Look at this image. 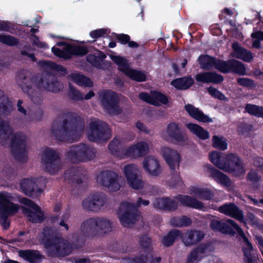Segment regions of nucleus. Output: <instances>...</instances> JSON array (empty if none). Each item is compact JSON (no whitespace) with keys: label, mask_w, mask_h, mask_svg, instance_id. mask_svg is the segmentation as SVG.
Returning a JSON list of instances; mask_svg holds the SVG:
<instances>
[{"label":"nucleus","mask_w":263,"mask_h":263,"mask_svg":"<svg viewBox=\"0 0 263 263\" xmlns=\"http://www.w3.org/2000/svg\"><path fill=\"white\" fill-rule=\"evenodd\" d=\"M247 180L252 182H257L260 180V177L258 176V173L254 170H251L247 175Z\"/></svg>","instance_id":"4d7b16f0"},{"label":"nucleus","mask_w":263,"mask_h":263,"mask_svg":"<svg viewBox=\"0 0 263 263\" xmlns=\"http://www.w3.org/2000/svg\"><path fill=\"white\" fill-rule=\"evenodd\" d=\"M193 208L201 210L203 211H207L208 208L204 206L203 203L192 197L186 195H178L173 199H170L167 197L157 198L153 202L155 208L170 210H173L177 208V203Z\"/></svg>","instance_id":"f03ea898"},{"label":"nucleus","mask_w":263,"mask_h":263,"mask_svg":"<svg viewBox=\"0 0 263 263\" xmlns=\"http://www.w3.org/2000/svg\"><path fill=\"white\" fill-rule=\"evenodd\" d=\"M39 179L37 178H26L21 183V188L23 192L27 195H31L32 193L37 189Z\"/></svg>","instance_id":"f704fd0d"},{"label":"nucleus","mask_w":263,"mask_h":263,"mask_svg":"<svg viewBox=\"0 0 263 263\" xmlns=\"http://www.w3.org/2000/svg\"><path fill=\"white\" fill-rule=\"evenodd\" d=\"M122 172L129 187L136 190L144 188L145 182L137 165L134 164H126L123 167Z\"/></svg>","instance_id":"6e6552de"},{"label":"nucleus","mask_w":263,"mask_h":263,"mask_svg":"<svg viewBox=\"0 0 263 263\" xmlns=\"http://www.w3.org/2000/svg\"><path fill=\"white\" fill-rule=\"evenodd\" d=\"M234 227V230L236 231L235 233H237L243 239L244 243L243 246V252L245 255V261L246 263H254V260L251 257V251L253 250V246L250 243L245 233L241 229V228L236 223H233Z\"/></svg>","instance_id":"4be33fe9"},{"label":"nucleus","mask_w":263,"mask_h":263,"mask_svg":"<svg viewBox=\"0 0 263 263\" xmlns=\"http://www.w3.org/2000/svg\"><path fill=\"white\" fill-rule=\"evenodd\" d=\"M171 84L177 89H185L193 84V80L191 77H184L176 79Z\"/></svg>","instance_id":"a19ab883"},{"label":"nucleus","mask_w":263,"mask_h":263,"mask_svg":"<svg viewBox=\"0 0 263 263\" xmlns=\"http://www.w3.org/2000/svg\"><path fill=\"white\" fill-rule=\"evenodd\" d=\"M31 40H32V41L33 43V45L36 46L38 48H48V46L45 42H41L39 40V38L35 35L32 36L31 37Z\"/></svg>","instance_id":"052dcab7"},{"label":"nucleus","mask_w":263,"mask_h":263,"mask_svg":"<svg viewBox=\"0 0 263 263\" xmlns=\"http://www.w3.org/2000/svg\"><path fill=\"white\" fill-rule=\"evenodd\" d=\"M109 150L111 154L120 158L126 157L125 153L127 148H123L122 144L120 140L115 138L108 146Z\"/></svg>","instance_id":"72a5a7b5"},{"label":"nucleus","mask_w":263,"mask_h":263,"mask_svg":"<svg viewBox=\"0 0 263 263\" xmlns=\"http://www.w3.org/2000/svg\"><path fill=\"white\" fill-rule=\"evenodd\" d=\"M41 163L46 171L50 174H56L62 167L58 153L50 148H46L41 155Z\"/></svg>","instance_id":"1a4fd4ad"},{"label":"nucleus","mask_w":263,"mask_h":263,"mask_svg":"<svg viewBox=\"0 0 263 263\" xmlns=\"http://www.w3.org/2000/svg\"><path fill=\"white\" fill-rule=\"evenodd\" d=\"M87 61L90 62L92 65L97 66L98 57L95 55L89 54L87 57Z\"/></svg>","instance_id":"774afa93"},{"label":"nucleus","mask_w":263,"mask_h":263,"mask_svg":"<svg viewBox=\"0 0 263 263\" xmlns=\"http://www.w3.org/2000/svg\"><path fill=\"white\" fill-rule=\"evenodd\" d=\"M21 202L28 206V209H23V213L26 215L29 221L40 222L43 220V214L37 205L27 198L22 199Z\"/></svg>","instance_id":"dca6fc26"},{"label":"nucleus","mask_w":263,"mask_h":263,"mask_svg":"<svg viewBox=\"0 0 263 263\" xmlns=\"http://www.w3.org/2000/svg\"><path fill=\"white\" fill-rule=\"evenodd\" d=\"M232 47L234 50L232 53L233 57L247 62H249L253 59V57L252 53L240 47L238 43H234Z\"/></svg>","instance_id":"7c9ffc66"},{"label":"nucleus","mask_w":263,"mask_h":263,"mask_svg":"<svg viewBox=\"0 0 263 263\" xmlns=\"http://www.w3.org/2000/svg\"><path fill=\"white\" fill-rule=\"evenodd\" d=\"M117 97L114 92L107 91L102 95V104L109 114L116 115L120 114L121 109L117 103Z\"/></svg>","instance_id":"2eb2a0df"},{"label":"nucleus","mask_w":263,"mask_h":263,"mask_svg":"<svg viewBox=\"0 0 263 263\" xmlns=\"http://www.w3.org/2000/svg\"><path fill=\"white\" fill-rule=\"evenodd\" d=\"M186 126L191 133L201 140H206L210 137L209 132L197 124L188 123Z\"/></svg>","instance_id":"e433bc0d"},{"label":"nucleus","mask_w":263,"mask_h":263,"mask_svg":"<svg viewBox=\"0 0 263 263\" xmlns=\"http://www.w3.org/2000/svg\"><path fill=\"white\" fill-rule=\"evenodd\" d=\"M109 57L118 66L119 69L123 72L126 76L137 81H145V75L141 71L130 68L126 60L124 58L112 54H110Z\"/></svg>","instance_id":"9b49d317"},{"label":"nucleus","mask_w":263,"mask_h":263,"mask_svg":"<svg viewBox=\"0 0 263 263\" xmlns=\"http://www.w3.org/2000/svg\"><path fill=\"white\" fill-rule=\"evenodd\" d=\"M97 182L111 192H117L122 187L121 177L116 172L109 170L101 172L97 177Z\"/></svg>","instance_id":"0eeeda50"},{"label":"nucleus","mask_w":263,"mask_h":263,"mask_svg":"<svg viewBox=\"0 0 263 263\" xmlns=\"http://www.w3.org/2000/svg\"><path fill=\"white\" fill-rule=\"evenodd\" d=\"M180 237H181V233L179 231L175 230L171 231L167 236L163 237L162 243L166 247L171 246L174 241Z\"/></svg>","instance_id":"c03bdc74"},{"label":"nucleus","mask_w":263,"mask_h":263,"mask_svg":"<svg viewBox=\"0 0 263 263\" xmlns=\"http://www.w3.org/2000/svg\"><path fill=\"white\" fill-rule=\"evenodd\" d=\"M142 166L144 171L152 177L159 176L162 172V168L159 160L153 156L145 157Z\"/></svg>","instance_id":"f3484780"},{"label":"nucleus","mask_w":263,"mask_h":263,"mask_svg":"<svg viewBox=\"0 0 263 263\" xmlns=\"http://www.w3.org/2000/svg\"><path fill=\"white\" fill-rule=\"evenodd\" d=\"M230 162L228 164L230 168L229 171H224L226 172H232L236 176L243 175L246 171L243 167L241 161L237 156L231 154L228 157Z\"/></svg>","instance_id":"cd10ccee"},{"label":"nucleus","mask_w":263,"mask_h":263,"mask_svg":"<svg viewBox=\"0 0 263 263\" xmlns=\"http://www.w3.org/2000/svg\"><path fill=\"white\" fill-rule=\"evenodd\" d=\"M213 146L216 148L226 150L228 147V143L226 139L219 136L215 135L212 138Z\"/></svg>","instance_id":"a18cd8bd"},{"label":"nucleus","mask_w":263,"mask_h":263,"mask_svg":"<svg viewBox=\"0 0 263 263\" xmlns=\"http://www.w3.org/2000/svg\"><path fill=\"white\" fill-rule=\"evenodd\" d=\"M232 222L236 223L231 219H228L225 222L213 220L211 223V227L213 230L223 233H234L236 231Z\"/></svg>","instance_id":"c756f323"},{"label":"nucleus","mask_w":263,"mask_h":263,"mask_svg":"<svg viewBox=\"0 0 263 263\" xmlns=\"http://www.w3.org/2000/svg\"><path fill=\"white\" fill-rule=\"evenodd\" d=\"M245 110L249 114L258 117L263 118V107L252 104H247Z\"/></svg>","instance_id":"de8ad7c7"},{"label":"nucleus","mask_w":263,"mask_h":263,"mask_svg":"<svg viewBox=\"0 0 263 263\" xmlns=\"http://www.w3.org/2000/svg\"><path fill=\"white\" fill-rule=\"evenodd\" d=\"M49 228L44 229L40 234V239L44 243L47 251L51 255H66L71 251V246L66 240L61 238H52Z\"/></svg>","instance_id":"7ed1b4c3"},{"label":"nucleus","mask_w":263,"mask_h":263,"mask_svg":"<svg viewBox=\"0 0 263 263\" xmlns=\"http://www.w3.org/2000/svg\"><path fill=\"white\" fill-rule=\"evenodd\" d=\"M185 108L188 114L198 121L202 122H211L212 121L211 118L191 104L185 105Z\"/></svg>","instance_id":"2f4dec72"},{"label":"nucleus","mask_w":263,"mask_h":263,"mask_svg":"<svg viewBox=\"0 0 263 263\" xmlns=\"http://www.w3.org/2000/svg\"><path fill=\"white\" fill-rule=\"evenodd\" d=\"M238 221L243 223L247 228L248 225H251L255 227H260V224L258 219L256 218L253 214L251 213H249L247 214V217L246 218H245L244 216H243L242 220Z\"/></svg>","instance_id":"49530a36"},{"label":"nucleus","mask_w":263,"mask_h":263,"mask_svg":"<svg viewBox=\"0 0 263 263\" xmlns=\"http://www.w3.org/2000/svg\"><path fill=\"white\" fill-rule=\"evenodd\" d=\"M141 245L143 247H148L151 242V239L147 236H144L140 240Z\"/></svg>","instance_id":"338daca9"},{"label":"nucleus","mask_w":263,"mask_h":263,"mask_svg":"<svg viewBox=\"0 0 263 263\" xmlns=\"http://www.w3.org/2000/svg\"><path fill=\"white\" fill-rule=\"evenodd\" d=\"M107 30L99 29L95 30L90 32V36L93 39H97L103 36L107 33Z\"/></svg>","instance_id":"bf43d9fd"},{"label":"nucleus","mask_w":263,"mask_h":263,"mask_svg":"<svg viewBox=\"0 0 263 263\" xmlns=\"http://www.w3.org/2000/svg\"><path fill=\"white\" fill-rule=\"evenodd\" d=\"M170 183L172 186L180 185L182 184L181 178L179 175H176L172 178Z\"/></svg>","instance_id":"0e129e2a"},{"label":"nucleus","mask_w":263,"mask_h":263,"mask_svg":"<svg viewBox=\"0 0 263 263\" xmlns=\"http://www.w3.org/2000/svg\"><path fill=\"white\" fill-rule=\"evenodd\" d=\"M149 145L145 141H140L133 145L126 150V157H138L143 156L149 152Z\"/></svg>","instance_id":"5701e85b"},{"label":"nucleus","mask_w":263,"mask_h":263,"mask_svg":"<svg viewBox=\"0 0 263 263\" xmlns=\"http://www.w3.org/2000/svg\"><path fill=\"white\" fill-rule=\"evenodd\" d=\"M39 64L43 67H49L52 70L58 71L61 74H65L66 73V69L64 67L55 63L40 61L39 62Z\"/></svg>","instance_id":"09e8293b"},{"label":"nucleus","mask_w":263,"mask_h":263,"mask_svg":"<svg viewBox=\"0 0 263 263\" xmlns=\"http://www.w3.org/2000/svg\"><path fill=\"white\" fill-rule=\"evenodd\" d=\"M106 197L102 193L90 195L82 201V205L85 209L96 211L103 206L105 202Z\"/></svg>","instance_id":"a211bd4d"},{"label":"nucleus","mask_w":263,"mask_h":263,"mask_svg":"<svg viewBox=\"0 0 263 263\" xmlns=\"http://www.w3.org/2000/svg\"><path fill=\"white\" fill-rule=\"evenodd\" d=\"M149 201L141 197L135 203L125 201L122 202L118 212V216L120 222L125 227H130L135 223L137 216L134 214L136 210L141 206H147Z\"/></svg>","instance_id":"20e7f679"},{"label":"nucleus","mask_w":263,"mask_h":263,"mask_svg":"<svg viewBox=\"0 0 263 263\" xmlns=\"http://www.w3.org/2000/svg\"><path fill=\"white\" fill-rule=\"evenodd\" d=\"M246 70L245 65L242 63L236 60H233L231 71L240 75H245L246 74Z\"/></svg>","instance_id":"3c124183"},{"label":"nucleus","mask_w":263,"mask_h":263,"mask_svg":"<svg viewBox=\"0 0 263 263\" xmlns=\"http://www.w3.org/2000/svg\"><path fill=\"white\" fill-rule=\"evenodd\" d=\"M87 134L89 140L96 142L106 140L111 136L110 130L107 124L98 120L90 122Z\"/></svg>","instance_id":"9d476101"},{"label":"nucleus","mask_w":263,"mask_h":263,"mask_svg":"<svg viewBox=\"0 0 263 263\" xmlns=\"http://www.w3.org/2000/svg\"><path fill=\"white\" fill-rule=\"evenodd\" d=\"M172 223L177 227H185L191 223V220L185 216L175 218L172 219Z\"/></svg>","instance_id":"8fccbe9b"},{"label":"nucleus","mask_w":263,"mask_h":263,"mask_svg":"<svg viewBox=\"0 0 263 263\" xmlns=\"http://www.w3.org/2000/svg\"><path fill=\"white\" fill-rule=\"evenodd\" d=\"M190 194L202 199L210 200L213 196V193L207 188L192 186L190 189Z\"/></svg>","instance_id":"c9c22d12"},{"label":"nucleus","mask_w":263,"mask_h":263,"mask_svg":"<svg viewBox=\"0 0 263 263\" xmlns=\"http://www.w3.org/2000/svg\"><path fill=\"white\" fill-rule=\"evenodd\" d=\"M211 208L217 209L220 213L237 220H242L243 219V212L234 203H225L217 209L216 206L212 205Z\"/></svg>","instance_id":"aec40b11"},{"label":"nucleus","mask_w":263,"mask_h":263,"mask_svg":"<svg viewBox=\"0 0 263 263\" xmlns=\"http://www.w3.org/2000/svg\"><path fill=\"white\" fill-rule=\"evenodd\" d=\"M209 253L208 247L205 245H201L190 252L187 256L186 263H199L202 257Z\"/></svg>","instance_id":"bb28decb"},{"label":"nucleus","mask_w":263,"mask_h":263,"mask_svg":"<svg viewBox=\"0 0 263 263\" xmlns=\"http://www.w3.org/2000/svg\"><path fill=\"white\" fill-rule=\"evenodd\" d=\"M65 178L71 180L73 182H76L78 184L83 182L82 179L79 178L78 173L73 171L66 173L65 174Z\"/></svg>","instance_id":"5fc2aeb1"},{"label":"nucleus","mask_w":263,"mask_h":263,"mask_svg":"<svg viewBox=\"0 0 263 263\" xmlns=\"http://www.w3.org/2000/svg\"><path fill=\"white\" fill-rule=\"evenodd\" d=\"M57 45L63 46L62 50L56 47L51 48L53 53L59 58L68 59L73 54L83 55L87 53V50L85 47L71 46L64 42H58Z\"/></svg>","instance_id":"f8f14e48"},{"label":"nucleus","mask_w":263,"mask_h":263,"mask_svg":"<svg viewBox=\"0 0 263 263\" xmlns=\"http://www.w3.org/2000/svg\"><path fill=\"white\" fill-rule=\"evenodd\" d=\"M233 60L223 61L216 60L214 67L218 70L223 73H228L231 71Z\"/></svg>","instance_id":"79ce46f5"},{"label":"nucleus","mask_w":263,"mask_h":263,"mask_svg":"<svg viewBox=\"0 0 263 263\" xmlns=\"http://www.w3.org/2000/svg\"><path fill=\"white\" fill-rule=\"evenodd\" d=\"M253 38V46L254 48H260V40L263 41V32L256 31L251 34Z\"/></svg>","instance_id":"603ef678"},{"label":"nucleus","mask_w":263,"mask_h":263,"mask_svg":"<svg viewBox=\"0 0 263 263\" xmlns=\"http://www.w3.org/2000/svg\"><path fill=\"white\" fill-rule=\"evenodd\" d=\"M117 39L121 42L122 44L127 43L130 40V37L126 34H118L117 35Z\"/></svg>","instance_id":"69168bd1"},{"label":"nucleus","mask_w":263,"mask_h":263,"mask_svg":"<svg viewBox=\"0 0 263 263\" xmlns=\"http://www.w3.org/2000/svg\"><path fill=\"white\" fill-rule=\"evenodd\" d=\"M67 158L73 161H85L91 159L95 156L93 151L85 144L72 146L67 152Z\"/></svg>","instance_id":"ddd939ff"},{"label":"nucleus","mask_w":263,"mask_h":263,"mask_svg":"<svg viewBox=\"0 0 263 263\" xmlns=\"http://www.w3.org/2000/svg\"><path fill=\"white\" fill-rule=\"evenodd\" d=\"M69 218V214L68 213H65L62 215V217L60 219L59 221H57V223L61 226L63 227L66 230H68V226L66 223V222Z\"/></svg>","instance_id":"e2e57ef3"},{"label":"nucleus","mask_w":263,"mask_h":263,"mask_svg":"<svg viewBox=\"0 0 263 263\" xmlns=\"http://www.w3.org/2000/svg\"><path fill=\"white\" fill-rule=\"evenodd\" d=\"M139 97L141 100L156 106L166 104L168 103L167 97L157 91L152 92L151 95L142 92L139 94Z\"/></svg>","instance_id":"393cba45"},{"label":"nucleus","mask_w":263,"mask_h":263,"mask_svg":"<svg viewBox=\"0 0 263 263\" xmlns=\"http://www.w3.org/2000/svg\"><path fill=\"white\" fill-rule=\"evenodd\" d=\"M204 234L200 231L192 230L181 234L183 243L186 246H191L200 241L204 237Z\"/></svg>","instance_id":"a878e982"},{"label":"nucleus","mask_w":263,"mask_h":263,"mask_svg":"<svg viewBox=\"0 0 263 263\" xmlns=\"http://www.w3.org/2000/svg\"><path fill=\"white\" fill-rule=\"evenodd\" d=\"M237 82L240 85L248 88H253L256 86L254 82L252 80L248 78H239L237 80Z\"/></svg>","instance_id":"6e6d98bb"},{"label":"nucleus","mask_w":263,"mask_h":263,"mask_svg":"<svg viewBox=\"0 0 263 263\" xmlns=\"http://www.w3.org/2000/svg\"><path fill=\"white\" fill-rule=\"evenodd\" d=\"M40 87L48 91L57 92L62 88V85L57 81L53 74L45 73L41 79Z\"/></svg>","instance_id":"b1692460"},{"label":"nucleus","mask_w":263,"mask_h":263,"mask_svg":"<svg viewBox=\"0 0 263 263\" xmlns=\"http://www.w3.org/2000/svg\"><path fill=\"white\" fill-rule=\"evenodd\" d=\"M97 234L108 233L111 230L110 220L103 218H97Z\"/></svg>","instance_id":"58836bf2"},{"label":"nucleus","mask_w":263,"mask_h":263,"mask_svg":"<svg viewBox=\"0 0 263 263\" xmlns=\"http://www.w3.org/2000/svg\"><path fill=\"white\" fill-rule=\"evenodd\" d=\"M205 167L209 176L218 183L227 187L231 186V181L226 175L215 169L210 164L206 165Z\"/></svg>","instance_id":"c85d7f7f"},{"label":"nucleus","mask_w":263,"mask_h":263,"mask_svg":"<svg viewBox=\"0 0 263 263\" xmlns=\"http://www.w3.org/2000/svg\"><path fill=\"white\" fill-rule=\"evenodd\" d=\"M83 128V126L81 125L64 120L57 129L54 128L53 130L59 140L71 142L77 140L81 135Z\"/></svg>","instance_id":"423d86ee"},{"label":"nucleus","mask_w":263,"mask_h":263,"mask_svg":"<svg viewBox=\"0 0 263 263\" xmlns=\"http://www.w3.org/2000/svg\"><path fill=\"white\" fill-rule=\"evenodd\" d=\"M0 42L10 46L15 45L18 43L17 40L14 37L5 34L0 35Z\"/></svg>","instance_id":"864d4df0"},{"label":"nucleus","mask_w":263,"mask_h":263,"mask_svg":"<svg viewBox=\"0 0 263 263\" xmlns=\"http://www.w3.org/2000/svg\"><path fill=\"white\" fill-rule=\"evenodd\" d=\"M11 139V151L15 159L22 161L26 159L27 137L21 133L12 134L7 122L0 119V141L4 142Z\"/></svg>","instance_id":"f257e3e1"},{"label":"nucleus","mask_w":263,"mask_h":263,"mask_svg":"<svg viewBox=\"0 0 263 263\" xmlns=\"http://www.w3.org/2000/svg\"><path fill=\"white\" fill-rule=\"evenodd\" d=\"M16 197L14 194L0 192V217L3 220L2 224L5 229L9 227L10 222L7 220L8 217L17 213L20 209V206L13 202Z\"/></svg>","instance_id":"39448f33"},{"label":"nucleus","mask_w":263,"mask_h":263,"mask_svg":"<svg viewBox=\"0 0 263 263\" xmlns=\"http://www.w3.org/2000/svg\"><path fill=\"white\" fill-rule=\"evenodd\" d=\"M223 155L221 153L213 151L209 154V158L210 161L216 167L223 171H229L230 168L228 164L230 162L228 157L230 155Z\"/></svg>","instance_id":"412c9836"},{"label":"nucleus","mask_w":263,"mask_h":263,"mask_svg":"<svg viewBox=\"0 0 263 263\" xmlns=\"http://www.w3.org/2000/svg\"><path fill=\"white\" fill-rule=\"evenodd\" d=\"M70 93L72 98L75 100L83 99V95L73 87L70 86Z\"/></svg>","instance_id":"680f3d73"},{"label":"nucleus","mask_w":263,"mask_h":263,"mask_svg":"<svg viewBox=\"0 0 263 263\" xmlns=\"http://www.w3.org/2000/svg\"><path fill=\"white\" fill-rule=\"evenodd\" d=\"M160 154L172 170L178 169L181 160L180 153L176 149L167 146H162Z\"/></svg>","instance_id":"4468645a"},{"label":"nucleus","mask_w":263,"mask_h":263,"mask_svg":"<svg viewBox=\"0 0 263 263\" xmlns=\"http://www.w3.org/2000/svg\"><path fill=\"white\" fill-rule=\"evenodd\" d=\"M69 79L77 85L84 87H91L92 83L89 78L78 73H73L69 76Z\"/></svg>","instance_id":"ea45409f"},{"label":"nucleus","mask_w":263,"mask_h":263,"mask_svg":"<svg viewBox=\"0 0 263 263\" xmlns=\"http://www.w3.org/2000/svg\"><path fill=\"white\" fill-rule=\"evenodd\" d=\"M97 218H90L85 220L80 227L81 231L85 234H97Z\"/></svg>","instance_id":"4c0bfd02"},{"label":"nucleus","mask_w":263,"mask_h":263,"mask_svg":"<svg viewBox=\"0 0 263 263\" xmlns=\"http://www.w3.org/2000/svg\"><path fill=\"white\" fill-rule=\"evenodd\" d=\"M196 80L202 83H219L223 80L221 76L215 72H203L197 74Z\"/></svg>","instance_id":"473e14b6"},{"label":"nucleus","mask_w":263,"mask_h":263,"mask_svg":"<svg viewBox=\"0 0 263 263\" xmlns=\"http://www.w3.org/2000/svg\"><path fill=\"white\" fill-rule=\"evenodd\" d=\"M208 90V92L212 96L221 100H224V96L216 88L212 87H210Z\"/></svg>","instance_id":"13d9d810"},{"label":"nucleus","mask_w":263,"mask_h":263,"mask_svg":"<svg viewBox=\"0 0 263 263\" xmlns=\"http://www.w3.org/2000/svg\"><path fill=\"white\" fill-rule=\"evenodd\" d=\"M216 59L208 55H201L198 61L201 68L203 69H210L214 67Z\"/></svg>","instance_id":"37998d69"},{"label":"nucleus","mask_w":263,"mask_h":263,"mask_svg":"<svg viewBox=\"0 0 263 263\" xmlns=\"http://www.w3.org/2000/svg\"><path fill=\"white\" fill-rule=\"evenodd\" d=\"M161 136L166 141L174 139L178 142H182L185 138L184 134L181 132L178 124L175 122L170 123L166 130L161 133Z\"/></svg>","instance_id":"6ab92c4d"}]
</instances>
